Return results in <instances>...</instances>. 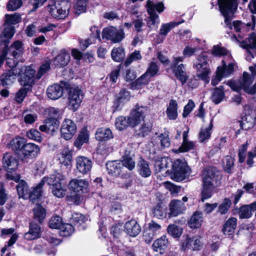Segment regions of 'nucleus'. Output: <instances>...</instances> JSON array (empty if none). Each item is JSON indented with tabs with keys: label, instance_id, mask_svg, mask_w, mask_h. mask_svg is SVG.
<instances>
[{
	"label": "nucleus",
	"instance_id": "6e6552de",
	"mask_svg": "<svg viewBox=\"0 0 256 256\" xmlns=\"http://www.w3.org/2000/svg\"><path fill=\"white\" fill-rule=\"evenodd\" d=\"M125 34L123 29H117L114 26L104 28L102 30V37L110 40L114 43L120 42L124 38Z\"/></svg>",
	"mask_w": 256,
	"mask_h": 256
},
{
	"label": "nucleus",
	"instance_id": "7c9ffc66",
	"mask_svg": "<svg viewBox=\"0 0 256 256\" xmlns=\"http://www.w3.org/2000/svg\"><path fill=\"white\" fill-rule=\"evenodd\" d=\"M203 214L200 211L195 212L188 222V226L192 228H199L203 222Z\"/></svg>",
	"mask_w": 256,
	"mask_h": 256
},
{
	"label": "nucleus",
	"instance_id": "49530a36",
	"mask_svg": "<svg viewBox=\"0 0 256 256\" xmlns=\"http://www.w3.org/2000/svg\"><path fill=\"white\" fill-rule=\"evenodd\" d=\"M34 218L41 222L45 218L46 216V210L40 205L36 204L33 209Z\"/></svg>",
	"mask_w": 256,
	"mask_h": 256
},
{
	"label": "nucleus",
	"instance_id": "de8ad7c7",
	"mask_svg": "<svg viewBox=\"0 0 256 256\" xmlns=\"http://www.w3.org/2000/svg\"><path fill=\"white\" fill-rule=\"evenodd\" d=\"M224 88L223 86H220L214 89L211 98L212 102L216 104L220 103L223 100L224 96Z\"/></svg>",
	"mask_w": 256,
	"mask_h": 256
},
{
	"label": "nucleus",
	"instance_id": "423d86ee",
	"mask_svg": "<svg viewBox=\"0 0 256 256\" xmlns=\"http://www.w3.org/2000/svg\"><path fill=\"white\" fill-rule=\"evenodd\" d=\"M220 172L216 168L208 167L203 173L202 184L216 187L220 184Z\"/></svg>",
	"mask_w": 256,
	"mask_h": 256
},
{
	"label": "nucleus",
	"instance_id": "20e7f679",
	"mask_svg": "<svg viewBox=\"0 0 256 256\" xmlns=\"http://www.w3.org/2000/svg\"><path fill=\"white\" fill-rule=\"evenodd\" d=\"M254 80V78L252 77L248 72H244L242 77L240 80H228L226 84L234 91L239 92L241 90H243L244 92L248 93Z\"/></svg>",
	"mask_w": 256,
	"mask_h": 256
},
{
	"label": "nucleus",
	"instance_id": "dca6fc26",
	"mask_svg": "<svg viewBox=\"0 0 256 256\" xmlns=\"http://www.w3.org/2000/svg\"><path fill=\"white\" fill-rule=\"evenodd\" d=\"M92 160L85 156H79L76 158V168L78 172L83 174H88L92 168Z\"/></svg>",
	"mask_w": 256,
	"mask_h": 256
},
{
	"label": "nucleus",
	"instance_id": "338daca9",
	"mask_svg": "<svg viewBox=\"0 0 256 256\" xmlns=\"http://www.w3.org/2000/svg\"><path fill=\"white\" fill-rule=\"evenodd\" d=\"M26 136L29 138L38 142H40L42 140V137L40 132L35 129H31L27 132Z\"/></svg>",
	"mask_w": 256,
	"mask_h": 256
},
{
	"label": "nucleus",
	"instance_id": "4be33fe9",
	"mask_svg": "<svg viewBox=\"0 0 256 256\" xmlns=\"http://www.w3.org/2000/svg\"><path fill=\"white\" fill-rule=\"evenodd\" d=\"M65 176L59 172H54L50 176H44L42 180L44 183L54 186L64 183Z\"/></svg>",
	"mask_w": 256,
	"mask_h": 256
},
{
	"label": "nucleus",
	"instance_id": "69168bd1",
	"mask_svg": "<svg viewBox=\"0 0 256 256\" xmlns=\"http://www.w3.org/2000/svg\"><path fill=\"white\" fill-rule=\"evenodd\" d=\"M142 58V56L140 54V52L138 50H135L126 58L124 62V65L126 66H128L131 64L132 62L141 60Z\"/></svg>",
	"mask_w": 256,
	"mask_h": 256
},
{
	"label": "nucleus",
	"instance_id": "9d476101",
	"mask_svg": "<svg viewBox=\"0 0 256 256\" xmlns=\"http://www.w3.org/2000/svg\"><path fill=\"white\" fill-rule=\"evenodd\" d=\"M68 189L78 194L88 192L89 183L84 179L74 178L68 184Z\"/></svg>",
	"mask_w": 256,
	"mask_h": 256
},
{
	"label": "nucleus",
	"instance_id": "0e129e2a",
	"mask_svg": "<svg viewBox=\"0 0 256 256\" xmlns=\"http://www.w3.org/2000/svg\"><path fill=\"white\" fill-rule=\"evenodd\" d=\"M48 224L52 228L60 229L62 224V218L58 216H53L50 220Z\"/></svg>",
	"mask_w": 256,
	"mask_h": 256
},
{
	"label": "nucleus",
	"instance_id": "09e8293b",
	"mask_svg": "<svg viewBox=\"0 0 256 256\" xmlns=\"http://www.w3.org/2000/svg\"><path fill=\"white\" fill-rule=\"evenodd\" d=\"M111 56L115 62H122L125 58L124 50L122 47L114 48L112 51Z\"/></svg>",
	"mask_w": 256,
	"mask_h": 256
},
{
	"label": "nucleus",
	"instance_id": "58836bf2",
	"mask_svg": "<svg viewBox=\"0 0 256 256\" xmlns=\"http://www.w3.org/2000/svg\"><path fill=\"white\" fill-rule=\"evenodd\" d=\"M115 126L118 130L122 131L128 126L131 127V122L128 116H120L116 119Z\"/></svg>",
	"mask_w": 256,
	"mask_h": 256
},
{
	"label": "nucleus",
	"instance_id": "4468645a",
	"mask_svg": "<svg viewBox=\"0 0 256 256\" xmlns=\"http://www.w3.org/2000/svg\"><path fill=\"white\" fill-rule=\"evenodd\" d=\"M22 70L24 72L20 78V84L24 86L32 88L34 82V78L36 71L30 66H23Z\"/></svg>",
	"mask_w": 256,
	"mask_h": 256
},
{
	"label": "nucleus",
	"instance_id": "f257e3e1",
	"mask_svg": "<svg viewBox=\"0 0 256 256\" xmlns=\"http://www.w3.org/2000/svg\"><path fill=\"white\" fill-rule=\"evenodd\" d=\"M218 0L220 10L224 18V24L226 26L232 29L233 26L236 32H240L243 26L240 21H234L232 25L231 24L234 12L238 6V0Z\"/></svg>",
	"mask_w": 256,
	"mask_h": 256
},
{
	"label": "nucleus",
	"instance_id": "1a4fd4ad",
	"mask_svg": "<svg viewBox=\"0 0 256 256\" xmlns=\"http://www.w3.org/2000/svg\"><path fill=\"white\" fill-rule=\"evenodd\" d=\"M148 111V108L146 106H136L128 116L131 122V127L136 126L144 120Z\"/></svg>",
	"mask_w": 256,
	"mask_h": 256
},
{
	"label": "nucleus",
	"instance_id": "a18cd8bd",
	"mask_svg": "<svg viewBox=\"0 0 256 256\" xmlns=\"http://www.w3.org/2000/svg\"><path fill=\"white\" fill-rule=\"evenodd\" d=\"M212 126V119H211L209 126L206 128L201 129L198 136L200 142H204L210 138Z\"/></svg>",
	"mask_w": 256,
	"mask_h": 256
},
{
	"label": "nucleus",
	"instance_id": "ddd939ff",
	"mask_svg": "<svg viewBox=\"0 0 256 256\" xmlns=\"http://www.w3.org/2000/svg\"><path fill=\"white\" fill-rule=\"evenodd\" d=\"M11 69L0 76V80L3 86L8 85L12 82L13 80L23 72L22 67L18 66L10 68Z\"/></svg>",
	"mask_w": 256,
	"mask_h": 256
},
{
	"label": "nucleus",
	"instance_id": "f3484780",
	"mask_svg": "<svg viewBox=\"0 0 256 256\" xmlns=\"http://www.w3.org/2000/svg\"><path fill=\"white\" fill-rule=\"evenodd\" d=\"M60 122L56 118H50L44 120V124L39 127L40 131L46 132L54 133L59 128Z\"/></svg>",
	"mask_w": 256,
	"mask_h": 256
},
{
	"label": "nucleus",
	"instance_id": "6e6d98bb",
	"mask_svg": "<svg viewBox=\"0 0 256 256\" xmlns=\"http://www.w3.org/2000/svg\"><path fill=\"white\" fill-rule=\"evenodd\" d=\"M214 187L202 184V189L201 193V200L204 202L205 200L212 196V190Z\"/></svg>",
	"mask_w": 256,
	"mask_h": 256
},
{
	"label": "nucleus",
	"instance_id": "a19ab883",
	"mask_svg": "<svg viewBox=\"0 0 256 256\" xmlns=\"http://www.w3.org/2000/svg\"><path fill=\"white\" fill-rule=\"evenodd\" d=\"M16 188L20 198H28L30 190L25 181L23 180H20Z\"/></svg>",
	"mask_w": 256,
	"mask_h": 256
},
{
	"label": "nucleus",
	"instance_id": "cd10ccee",
	"mask_svg": "<svg viewBox=\"0 0 256 256\" xmlns=\"http://www.w3.org/2000/svg\"><path fill=\"white\" fill-rule=\"evenodd\" d=\"M70 54L64 49L60 50V54L54 60V64L60 67L64 66L68 64L70 60Z\"/></svg>",
	"mask_w": 256,
	"mask_h": 256
},
{
	"label": "nucleus",
	"instance_id": "2eb2a0df",
	"mask_svg": "<svg viewBox=\"0 0 256 256\" xmlns=\"http://www.w3.org/2000/svg\"><path fill=\"white\" fill-rule=\"evenodd\" d=\"M130 92L125 89H122L116 95L114 104L112 106L113 112L120 110L124 103L130 100Z\"/></svg>",
	"mask_w": 256,
	"mask_h": 256
},
{
	"label": "nucleus",
	"instance_id": "a211bd4d",
	"mask_svg": "<svg viewBox=\"0 0 256 256\" xmlns=\"http://www.w3.org/2000/svg\"><path fill=\"white\" fill-rule=\"evenodd\" d=\"M169 214L171 216H176L182 214L186 210L184 202L180 200H172L169 204Z\"/></svg>",
	"mask_w": 256,
	"mask_h": 256
},
{
	"label": "nucleus",
	"instance_id": "4d7b16f0",
	"mask_svg": "<svg viewBox=\"0 0 256 256\" xmlns=\"http://www.w3.org/2000/svg\"><path fill=\"white\" fill-rule=\"evenodd\" d=\"M72 154L70 150H64L60 154L59 160L60 162L64 166H69L72 160Z\"/></svg>",
	"mask_w": 256,
	"mask_h": 256
},
{
	"label": "nucleus",
	"instance_id": "b1692460",
	"mask_svg": "<svg viewBox=\"0 0 256 256\" xmlns=\"http://www.w3.org/2000/svg\"><path fill=\"white\" fill-rule=\"evenodd\" d=\"M254 14H256V12ZM244 48L247 50V60H251V58H256V34L252 35L249 37Z\"/></svg>",
	"mask_w": 256,
	"mask_h": 256
},
{
	"label": "nucleus",
	"instance_id": "052dcab7",
	"mask_svg": "<svg viewBox=\"0 0 256 256\" xmlns=\"http://www.w3.org/2000/svg\"><path fill=\"white\" fill-rule=\"evenodd\" d=\"M60 234L62 236H70L74 232V226L69 224H62L60 228Z\"/></svg>",
	"mask_w": 256,
	"mask_h": 256
},
{
	"label": "nucleus",
	"instance_id": "c756f323",
	"mask_svg": "<svg viewBox=\"0 0 256 256\" xmlns=\"http://www.w3.org/2000/svg\"><path fill=\"white\" fill-rule=\"evenodd\" d=\"M122 164L120 160L108 162L106 164V168L108 173L114 176H117L121 172Z\"/></svg>",
	"mask_w": 256,
	"mask_h": 256
},
{
	"label": "nucleus",
	"instance_id": "bf43d9fd",
	"mask_svg": "<svg viewBox=\"0 0 256 256\" xmlns=\"http://www.w3.org/2000/svg\"><path fill=\"white\" fill-rule=\"evenodd\" d=\"M152 78V76L146 72L144 74L141 76L134 82V84L136 87L146 85L148 84Z\"/></svg>",
	"mask_w": 256,
	"mask_h": 256
},
{
	"label": "nucleus",
	"instance_id": "9b49d317",
	"mask_svg": "<svg viewBox=\"0 0 256 256\" xmlns=\"http://www.w3.org/2000/svg\"><path fill=\"white\" fill-rule=\"evenodd\" d=\"M76 132V124L70 119H65L61 126L60 134L62 138L66 140L71 139Z\"/></svg>",
	"mask_w": 256,
	"mask_h": 256
},
{
	"label": "nucleus",
	"instance_id": "5701e85b",
	"mask_svg": "<svg viewBox=\"0 0 256 256\" xmlns=\"http://www.w3.org/2000/svg\"><path fill=\"white\" fill-rule=\"evenodd\" d=\"M26 143L25 138L17 136L12 140L8 144L7 146L9 148H11L16 154H20L24 147Z\"/></svg>",
	"mask_w": 256,
	"mask_h": 256
},
{
	"label": "nucleus",
	"instance_id": "473e14b6",
	"mask_svg": "<svg viewBox=\"0 0 256 256\" xmlns=\"http://www.w3.org/2000/svg\"><path fill=\"white\" fill-rule=\"evenodd\" d=\"M222 66H218L217 68V70H220V73L224 78H228L233 74L236 65L232 62H230L226 65L224 60H222Z\"/></svg>",
	"mask_w": 256,
	"mask_h": 256
},
{
	"label": "nucleus",
	"instance_id": "864d4df0",
	"mask_svg": "<svg viewBox=\"0 0 256 256\" xmlns=\"http://www.w3.org/2000/svg\"><path fill=\"white\" fill-rule=\"evenodd\" d=\"M6 22L5 26L8 25L11 26L12 24H16L21 20L20 14L18 13H14L12 14H6L5 16Z\"/></svg>",
	"mask_w": 256,
	"mask_h": 256
},
{
	"label": "nucleus",
	"instance_id": "bb28decb",
	"mask_svg": "<svg viewBox=\"0 0 256 256\" xmlns=\"http://www.w3.org/2000/svg\"><path fill=\"white\" fill-rule=\"evenodd\" d=\"M124 228L126 233L133 237L138 236L141 231L140 226L136 220L133 219L126 222Z\"/></svg>",
	"mask_w": 256,
	"mask_h": 256
},
{
	"label": "nucleus",
	"instance_id": "6ab92c4d",
	"mask_svg": "<svg viewBox=\"0 0 256 256\" xmlns=\"http://www.w3.org/2000/svg\"><path fill=\"white\" fill-rule=\"evenodd\" d=\"M254 212H256L255 216H256V202L250 204L243 205L240 206L238 211V215L240 219L249 218Z\"/></svg>",
	"mask_w": 256,
	"mask_h": 256
},
{
	"label": "nucleus",
	"instance_id": "e433bc0d",
	"mask_svg": "<svg viewBox=\"0 0 256 256\" xmlns=\"http://www.w3.org/2000/svg\"><path fill=\"white\" fill-rule=\"evenodd\" d=\"M256 122V117L252 114L246 115L240 122V126L242 130H247L252 128Z\"/></svg>",
	"mask_w": 256,
	"mask_h": 256
},
{
	"label": "nucleus",
	"instance_id": "c85d7f7f",
	"mask_svg": "<svg viewBox=\"0 0 256 256\" xmlns=\"http://www.w3.org/2000/svg\"><path fill=\"white\" fill-rule=\"evenodd\" d=\"M182 246L185 249H192L193 250H199L202 246V243L200 238L198 236H194L192 238H188L186 242L183 244Z\"/></svg>",
	"mask_w": 256,
	"mask_h": 256
},
{
	"label": "nucleus",
	"instance_id": "2f4dec72",
	"mask_svg": "<svg viewBox=\"0 0 256 256\" xmlns=\"http://www.w3.org/2000/svg\"><path fill=\"white\" fill-rule=\"evenodd\" d=\"M96 138L98 141H106L113 138L111 130L108 128H98L96 134Z\"/></svg>",
	"mask_w": 256,
	"mask_h": 256
},
{
	"label": "nucleus",
	"instance_id": "f8f14e48",
	"mask_svg": "<svg viewBox=\"0 0 256 256\" xmlns=\"http://www.w3.org/2000/svg\"><path fill=\"white\" fill-rule=\"evenodd\" d=\"M40 151V148L38 145L32 142H26L20 154V158L23 161L32 159L37 156Z\"/></svg>",
	"mask_w": 256,
	"mask_h": 256
},
{
	"label": "nucleus",
	"instance_id": "412c9836",
	"mask_svg": "<svg viewBox=\"0 0 256 256\" xmlns=\"http://www.w3.org/2000/svg\"><path fill=\"white\" fill-rule=\"evenodd\" d=\"M178 24V23L174 22H170L169 23L162 24L158 34L156 35V42L157 44L162 43L168 34Z\"/></svg>",
	"mask_w": 256,
	"mask_h": 256
},
{
	"label": "nucleus",
	"instance_id": "7ed1b4c3",
	"mask_svg": "<svg viewBox=\"0 0 256 256\" xmlns=\"http://www.w3.org/2000/svg\"><path fill=\"white\" fill-rule=\"evenodd\" d=\"M70 7L69 2L58 0L50 4L48 6V10L54 18L64 19L68 16Z\"/></svg>",
	"mask_w": 256,
	"mask_h": 256
},
{
	"label": "nucleus",
	"instance_id": "13d9d810",
	"mask_svg": "<svg viewBox=\"0 0 256 256\" xmlns=\"http://www.w3.org/2000/svg\"><path fill=\"white\" fill-rule=\"evenodd\" d=\"M88 140V135L86 132H81L74 142V146L80 149L84 143Z\"/></svg>",
	"mask_w": 256,
	"mask_h": 256
},
{
	"label": "nucleus",
	"instance_id": "a878e982",
	"mask_svg": "<svg viewBox=\"0 0 256 256\" xmlns=\"http://www.w3.org/2000/svg\"><path fill=\"white\" fill-rule=\"evenodd\" d=\"M2 164L4 168L7 172L14 170L18 168V161L12 156L6 154L2 158Z\"/></svg>",
	"mask_w": 256,
	"mask_h": 256
},
{
	"label": "nucleus",
	"instance_id": "603ef678",
	"mask_svg": "<svg viewBox=\"0 0 256 256\" xmlns=\"http://www.w3.org/2000/svg\"><path fill=\"white\" fill-rule=\"evenodd\" d=\"M66 190V182L52 187V193L54 196L59 198L64 196Z\"/></svg>",
	"mask_w": 256,
	"mask_h": 256
},
{
	"label": "nucleus",
	"instance_id": "0eeeda50",
	"mask_svg": "<svg viewBox=\"0 0 256 256\" xmlns=\"http://www.w3.org/2000/svg\"><path fill=\"white\" fill-rule=\"evenodd\" d=\"M83 99L82 92L78 87H70L68 94V107L75 112L80 106Z\"/></svg>",
	"mask_w": 256,
	"mask_h": 256
},
{
	"label": "nucleus",
	"instance_id": "f704fd0d",
	"mask_svg": "<svg viewBox=\"0 0 256 256\" xmlns=\"http://www.w3.org/2000/svg\"><path fill=\"white\" fill-rule=\"evenodd\" d=\"M172 69L177 78L179 80L182 84H185L188 80V76L186 75L184 65L181 64L177 66L174 67Z\"/></svg>",
	"mask_w": 256,
	"mask_h": 256
},
{
	"label": "nucleus",
	"instance_id": "680f3d73",
	"mask_svg": "<svg viewBox=\"0 0 256 256\" xmlns=\"http://www.w3.org/2000/svg\"><path fill=\"white\" fill-rule=\"evenodd\" d=\"M158 140L160 141L161 148H165L169 147L170 144L168 134L166 132L160 134L158 137Z\"/></svg>",
	"mask_w": 256,
	"mask_h": 256
},
{
	"label": "nucleus",
	"instance_id": "f03ea898",
	"mask_svg": "<svg viewBox=\"0 0 256 256\" xmlns=\"http://www.w3.org/2000/svg\"><path fill=\"white\" fill-rule=\"evenodd\" d=\"M193 67L196 70V77L208 84L210 80V70L206 52H203L198 56Z\"/></svg>",
	"mask_w": 256,
	"mask_h": 256
},
{
	"label": "nucleus",
	"instance_id": "c9c22d12",
	"mask_svg": "<svg viewBox=\"0 0 256 256\" xmlns=\"http://www.w3.org/2000/svg\"><path fill=\"white\" fill-rule=\"evenodd\" d=\"M138 169L139 174L144 178L148 177L151 174V170L148 162L143 159L138 162Z\"/></svg>",
	"mask_w": 256,
	"mask_h": 256
},
{
	"label": "nucleus",
	"instance_id": "72a5a7b5",
	"mask_svg": "<svg viewBox=\"0 0 256 256\" xmlns=\"http://www.w3.org/2000/svg\"><path fill=\"white\" fill-rule=\"evenodd\" d=\"M178 104L176 100H171L166 110V114L170 120H176L178 116Z\"/></svg>",
	"mask_w": 256,
	"mask_h": 256
},
{
	"label": "nucleus",
	"instance_id": "5fc2aeb1",
	"mask_svg": "<svg viewBox=\"0 0 256 256\" xmlns=\"http://www.w3.org/2000/svg\"><path fill=\"white\" fill-rule=\"evenodd\" d=\"M152 125L150 123H144L136 130V134L142 137L148 135L152 130Z\"/></svg>",
	"mask_w": 256,
	"mask_h": 256
},
{
	"label": "nucleus",
	"instance_id": "393cba45",
	"mask_svg": "<svg viewBox=\"0 0 256 256\" xmlns=\"http://www.w3.org/2000/svg\"><path fill=\"white\" fill-rule=\"evenodd\" d=\"M63 93V87L56 84L48 86L46 90L48 98L53 100H58L62 97Z\"/></svg>",
	"mask_w": 256,
	"mask_h": 256
},
{
	"label": "nucleus",
	"instance_id": "3c124183",
	"mask_svg": "<svg viewBox=\"0 0 256 256\" xmlns=\"http://www.w3.org/2000/svg\"><path fill=\"white\" fill-rule=\"evenodd\" d=\"M31 87L24 86H22L16 93L14 96V100L18 104L22 103L25 97L26 96L27 93L29 90H30Z\"/></svg>",
	"mask_w": 256,
	"mask_h": 256
},
{
	"label": "nucleus",
	"instance_id": "e2e57ef3",
	"mask_svg": "<svg viewBox=\"0 0 256 256\" xmlns=\"http://www.w3.org/2000/svg\"><path fill=\"white\" fill-rule=\"evenodd\" d=\"M167 230L170 234L175 238L180 237L182 232V229L176 224L169 225Z\"/></svg>",
	"mask_w": 256,
	"mask_h": 256
},
{
	"label": "nucleus",
	"instance_id": "79ce46f5",
	"mask_svg": "<svg viewBox=\"0 0 256 256\" xmlns=\"http://www.w3.org/2000/svg\"><path fill=\"white\" fill-rule=\"evenodd\" d=\"M44 184L42 180L41 182L34 188L32 192L29 194L28 198L33 202H34L36 200L39 198L42 195V188Z\"/></svg>",
	"mask_w": 256,
	"mask_h": 256
},
{
	"label": "nucleus",
	"instance_id": "4c0bfd02",
	"mask_svg": "<svg viewBox=\"0 0 256 256\" xmlns=\"http://www.w3.org/2000/svg\"><path fill=\"white\" fill-rule=\"evenodd\" d=\"M237 220L235 218H230L225 222L222 229L224 234L230 235L233 234L236 226Z\"/></svg>",
	"mask_w": 256,
	"mask_h": 256
},
{
	"label": "nucleus",
	"instance_id": "aec40b11",
	"mask_svg": "<svg viewBox=\"0 0 256 256\" xmlns=\"http://www.w3.org/2000/svg\"><path fill=\"white\" fill-rule=\"evenodd\" d=\"M42 233L41 228L35 222L30 224L29 230L24 234V238L28 240H32L40 238Z\"/></svg>",
	"mask_w": 256,
	"mask_h": 256
},
{
	"label": "nucleus",
	"instance_id": "ea45409f",
	"mask_svg": "<svg viewBox=\"0 0 256 256\" xmlns=\"http://www.w3.org/2000/svg\"><path fill=\"white\" fill-rule=\"evenodd\" d=\"M15 31L12 26H8L4 30L2 35H0L1 41L4 44V46L8 47L9 40L14 36Z\"/></svg>",
	"mask_w": 256,
	"mask_h": 256
},
{
	"label": "nucleus",
	"instance_id": "c03bdc74",
	"mask_svg": "<svg viewBox=\"0 0 256 256\" xmlns=\"http://www.w3.org/2000/svg\"><path fill=\"white\" fill-rule=\"evenodd\" d=\"M168 245V240L166 236H162L154 241L152 244L154 250L158 251L166 248Z\"/></svg>",
	"mask_w": 256,
	"mask_h": 256
},
{
	"label": "nucleus",
	"instance_id": "8fccbe9b",
	"mask_svg": "<svg viewBox=\"0 0 256 256\" xmlns=\"http://www.w3.org/2000/svg\"><path fill=\"white\" fill-rule=\"evenodd\" d=\"M152 4L151 3V2H148V14L150 16L149 17V19L148 20L147 24L149 28H152V26H154L157 22V20H158V15L156 14H154V10L152 8Z\"/></svg>",
	"mask_w": 256,
	"mask_h": 256
},
{
	"label": "nucleus",
	"instance_id": "39448f33",
	"mask_svg": "<svg viewBox=\"0 0 256 256\" xmlns=\"http://www.w3.org/2000/svg\"><path fill=\"white\" fill-rule=\"evenodd\" d=\"M173 179L177 182L182 181L190 174V170L185 161L176 160L173 164Z\"/></svg>",
	"mask_w": 256,
	"mask_h": 256
},
{
	"label": "nucleus",
	"instance_id": "774afa93",
	"mask_svg": "<svg viewBox=\"0 0 256 256\" xmlns=\"http://www.w3.org/2000/svg\"><path fill=\"white\" fill-rule=\"evenodd\" d=\"M224 164L225 170L228 173H230L232 169L234 166V158L229 156H226L224 161Z\"/></svg>",
	"mask_w": 256,
	"mask_h": 256
},
{
	"label": "nucleus",
	"instance_id": "37998d69",
	"mask_svg": "<svg viewBox=\"0 0 256 256\" xmlns=\"http://www.w3.org/2000/svg\"><path fill=\"white\" fill-rule=\"evenodd\" d=\"M24 48L20 41L15 42L10 47V51L14 58H18L22 53Z\"/></svg>",
	"mask_w": 256,
	"mask_h": 256
}]
</instances>
